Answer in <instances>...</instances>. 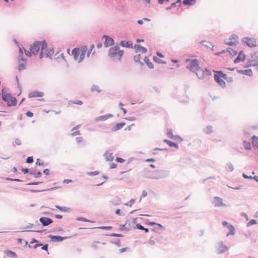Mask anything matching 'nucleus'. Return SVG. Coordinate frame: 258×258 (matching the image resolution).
I'll return each mask as SVG.
<instances>
[{"label":"nucleus","mask_w":258,"mask_h":258,"mask_svg":"<svg viewBox=\"0 0 258 258\" xmlns=\"http://www.w3.org/2000/svg\"><path fill=\"white\" fill-rule=\"evenodd\" d=\"M204 74L207 76H210L211 75V72L209 70L205 69L204 71Z\"/></svg>","instance_id":"69168bd1"},{"label":"nucleus","mask_w":258,"mask_h":258,"mask_svg":"<svg viewBox=\"0 0 258 258\" xmlns=\"http://www.w3.org/2000/svg\"><path fill=\"white\" fill-rule=\"evenodd\" d=\"M15 143L16 144L18 145H21V142L20 141V140L18 138H16L15 139V141H14V142H13V144L14 143Z\"/></svg>","instance_id":"0e129e2a"},{"label":"nucleus","mask_w":258,"mask_h":258,"mask_svg":"<svg viewBox=\"0 0 258 258\" xmlns=\"http://www.w3.org/2000/svg\"><path fill=\"white\" fill-rule=\"evenodd\" d=\"M204 132L207 134H209L212 132V127L211 126H207L204 130Z\"/></svg>","instance_id":"a18cd8bd"},{"label":"nucleus","mask_w":258,"mask_h":258,"mask_svg":"<svg viewBox=\"0 0 258 258\" xmlns=\"http://www.w3.org/2000/svg\"><path fill=\"white\" fill-rule=\"evenodd\" d=\"M72 54L75 60L78 59V57L80 56V50L79 48H74L72 51Z\"/></svg>","instance_id":"4be33fe9"},{"label":"nucleus","mask_w":258,"mask_h":258,"mask_svg":"<svg viewBox=\"0 0 258 258\" xmlns=\"http://www.w3.org/2000/svg\"><path fill=\"white\" fill-rule=\"evenodd\" d=\"M123 51L119 50L118 46H115L110 48L109 50L108 55L113 60L117 59L120 60L123 54Z\"/></svg>","instance_id":"f03ea898"},{"label":"nucleus","mask_w":258,"mask_h":258,"mask_svg":"<svg viewBox=\"0 0 258 258\" xmlns=\"http://www.w3.org/2000/svg\"><path fill=\"white\" fill-rule=\"evenodd\" d=\"M135 200L133 199H131L128 202L125 203L124 205L127 206L131 207L132 205L134 203Z\"/></svg>","instance_id":"13d9d810"},{"label":"nucleus","mask_w":258,"mask_h":258,"mask_svg":"<svg viewBox=\"0 0 258 258\" xmlns=\"http://www.w3.org/2000/svg\"><path fill=\"white\" fill-rule=\"evenodd\" d=\"M245 58V55L242 51H240L239 53L238 56L234 60V63H239L240 61H244V59Z\"/></svg>","instance_id":"f3484780"},{"label":"nucleus","mask_w":258,"mask_h":258,"mask_svg":"<svg viewBox=\"0 0 258 258\" xmlns=\"http://www.w3.org/2000/svg\"><path fill=\"white\" fill-rule=\"evenodd\" d=\"M47 47V44L45 40L42 41H36L31 46L30 50L33 55H36L41 48L39 58L42 59L44 57V50Z\"/></svg>","instance_id":"f257e3e1"},{"label":"nucleus","mask_w":258,"mask_h":258,"mask_svg":"<svg viewBox=\"0 0 258 258\" xmlns=\"http://www.w3.org/2000/svg\"><path fill=\"white\" fill-rule=\"evenodd\" d=\"M52 242H60L68 238V237H62L57 235H50L48 236Z\"/></svg>","instance_id":"f8f14e48"},{"label":"nucleus","mask_w":258,"mask_h":258,"mask_svg":"<svg viewBox=\"0 0 258 258\" xmlns=\"http://www.w3.org/2000/svg\"><path fill=\"white\" fill-rule=\"evenodd\" d=\"M39 221L43 226H47L53 223V220L48 217H41L39 218Z\"/></svg>","instance_id":"9d476101"},{"label":"nucleus","mask_w":258,"mask_h":258,"mask_svg":"<svg viewBox=\"0 0 258 258\" xmlns=\"http://www.w3.org/2000/svg\"><path fill=\"white\" fill-rule=\"evenodd\" d=\"M226 51H228L232 56H235L237 54V52L236 51L230 48H228Z\"/></svg>","instance_id":"ea45409f"},{"label":"nucleus","mask_w":258,"mask_h":258,"mask_svg":"<svg viewBox=\"0 0 258 258\" xmlns=\"http://www.w3.org/2000/svg\"><path fill=\"white\" fill-rule=\"evenodd\" d=\"M222 225L223 226H227V228L229 229V232L227 234V236L230 235H233L235 234V228L233 226L229 224L227 222L224 221L222 223Z\"/></svg>","instance_id":"9b49d317"},{"label":"nucleus","mask_w":258,"mask_h":258,"mask_svg":"<svg viewBox=\"0 0 258 258\" xmlns=\"http://www.w3.org/2000/svg\"><path fill=\"white\" fill-rule=\"evenodd\" d=\"M167 136L169 138H174V136L173 134L172 130L170 129L168 130L167 133Z\"/></svg>","instance_id":"de8ad7c7"},{"label":"nucleus","mask_w":258,"mask_h":258,"mask_svg":"<svg viewBox=\"0 0 258 258\" xmlns=\"http://www.w3.org/2000/svg\"><path fill=\"white\" fill-rule=\"evenodd\" d=\"M170 171L167 170H158L154 172L155 176L153 178L155 179L167 178L169 176Z\"/></svg>","instance_id":"20e7f679"},{"label":"nucleus","mask_w":258,"mask_h":258,"mask_svg":"<svg viewBox=\"0 0 258 258\" xmlns=\"http://www.w3.org/2000/svg\"><path fill=\"white\" fill-rule=\"evenodd\" d=\"M215 72L217 73L216 75L220 76V78H223L225 80L227 76V75L226 74H224L221 71H216Z\"/></svg>","instance_id":"e433bc0d"},{"label":"nucleus","mask_w":258,"mask_h":258,"mask_svg":"<svg viewBox=\"0 0 258 258\" xmlns=\"http://www.w3.org/2000/svg\"><path fill=\"white\" fill-rule=\"evenodd\" d=\"M140 58H141V55L140 54H138V55H135L134 57V60L135 61V62H139L141 65H143V63L141 62L140 61Z\"/></svg>","instance_id":"a19ab883"},{"label":"nucleus","mask_w":258,"mask_h":258,"mask_svg":"<svg viewBox=\"0 0 258 258\" xmlns=\"http://www.w3.org/2000/svg\"><path fill=\"white\" fill-rule=\"evenodd\" d=\"M116 161L119 163H123L124 162V160L120 157H117L115 159Z\"/></svg>","instance_id":"338daca9"},{"label":"nucleus","mask_w":258,"mask_h":258,"mask_svg":"<svg viewBox=\"0 0 258 258\" xmlns=\"http://www.w3.org/2000/svg\"><path fill=\"white\" fill-rule=\"evenodd\" d=\"M105 39V41L104 42V45L105 47H108V46H112L114 44V40L107 35H103L102 36V39Z\"/></svg>","instance_id":"6e6552de"},{"label":"nucleus","mask_w":258,"mask_h":258,"mask_svg":"<svg viewBox=\"0 0 258 258\" xmlns=\"http://www.w3.org/2000/svg\"><path fill=\"white\" fill-rule=\"evenodd\" d=\"M91 90L92 91H96L99 93L101 92V90L99 89L98 86H97V85H92V86L91 88Z\"/></svg>","instance_id":"37998d69"},{"label":"nucleus","mask_w":258,"mask_h":258,"mask_svg":"<svg viewBox=\"0 0 258 258\" xmlns=\"http://www.w3.org/2000/svg\"><path fill=\"white\" fill-rule=\"evenodd\" d=\"M252 143L254 146H255L257 147V148L258 149V137H257L256 136L254 135L252 137Z\"/></svg>","instance_id":"c9c22d12"},{"label":"nucleus","mask_w":258,"mask_h":258,"mask_svg":"<svg viewBox=\"0 0 258 258\" xmlns=\"http://www.w3.org/2000/svg\"><path fill=\"white\" fill-rule=\"evenodd\" d=\"M54 53V51L53 48L47 49L46 48V49L44 50V54H45L46 57L49 58L51 59L52 58V57Z\"/></svg>","instance_id":"a211bd4d"},{"label":"nucleus","mask_w":258,"mask_h":258,"mask_svg":"<svg viewBox=\"0 0 258 258\" xmlns=\"http://www.w3.org/2000/svg\"><path fill=\"white\" fill-rule=\"evenodd\" d=\"M199 79H202L204 76V70L199 67L194 72Z\"/></svg>","instance_id":"6ab92c4d"},{"label":"nucleus","mask_w":258,"mask_h":258,"mask_svg":"<svg viewBox=\"0 0 258 258\" xmlns=\"http://www.w3.org/2000/svg\"><path fill=\"white\" fill-rule=\"evenodd\" d=\"M25 69V64L23 63H20L19 67H18V70L19 71H21L22 70H23Z\"/></svg>","instance_id":"603ef678"},{"label":"nucleus","mask_w":258,"mask_h":258,"mask_svg":"<svg viewBox=\"0 0 258 258\" xmlns=\"http://www.w3.org/2000/svg\"><path fill=\"white\" fill-rule=\"evenodd\" d=\"M87 50V47L86 46H82V47H81V53H80V56L79 58L78 63H80L83 60Z\"/></svg>","instance_id":"ddd939ff"},{"label":"nucleus","mask_w":258,"mask_h":258,"mask_svg":"<svg viewBox=\"0 0 258 258\" xmlns=\"http://www.w3.org/2000/svg\"><path fill=\"white\" fill-rule=\"evenodd\" d=\"M214 200L212 202V204L215 207L226 206V205L223 203V199L217 196L214 198Z\"/></svg>","instance_id":"1a4fd4ad"},{"label":"nucleus","mask_w":258,"mask_h":258,"mask_svg":"<svg viewBox=\"0 0 258 258\" xmlns=\"http://www.w3.org/2000/svg\"><path fill=\"white\" fill-rule=\"evenodd\" d=\"M215 247L217 254H222L229 249L228 247L223 244L222 241L217 242L216 244Z\"/></svg>","instance_id":"39448f33"},{"label":"nucleus","mask_w":258,"mask_h":258,"mask_svg":"<svg viewBox=\"0 0 258 258\" xmlns=\"http://www.w3.org/2000/svg\"><path fill=\"white\" fill-rule=\"evenodd\" d=\"M99 172L98 171H95L93 172H87V175L89 176H95L99 174Z\"/></svg>","instance_id":"c03bdc74"},{"label":"nucleus","mask_w":258,"mask_h":258,"mask_svg":"<svg viewBox=\"0 0 258 258\" xmlns=\"http://www.w3.org/2000/svg\"><path fill=\"white\" fill-rule=\"evenodd\" d=\"M107 235L111 236V237H122L123 236V235L121 234H117V233H112L110 234H108Z\"/></svg>","instance_id":"8fccbe9b"},{"label":"nucleus","mask_w":258,"mask_h":258,"mask_svg":"<svg viewBox=\"0 0 258 258\" xmlns=\"http://www.w3.org/2000/svg\"><path fill=\"white\" fill-rule=\"evenodd\" d=\"M120 45L123 47H126L128 48H132V44H130L129 42L126 41H121L120 43Z\"/></svg>","instance_id":"a878e982"},{"label":"nucleus","mask_w":258,"mask_h":258,"mask_svg":"<svg viewBox=\"0 0 258 258\" xmlns=\"http://www.w3.org/2000/svg\"><path fill=\"white\" fill-rule=\"evenodd\" d=\"M29 174L33 175L35 178H39L41 176L42 173L40 171L35 173L34 171L31 170L30 171Z\"/></svg>","instance_id":"2f4dec72"},{"label":"nucleus","mask_w":258,"mask_h":258,"mask_svg":"<svg viewBox=\"0 0 258 258\" xmlns=\"http://www.w3.org/2000/svg\"><path fill=\"white\" fill-rule=\"evenodd\" d=\"M31 171V169H29L28 168H22V172L24 174L29 173L30 171Z\"/></svg>","instance_id":"e2e57ef3"},{"label":"nucleus","mask_w":258,"mask_h":258,"mask_svg":"<svg viewBox=\"0 0 258 258\" xmlns=\"http://www.w3.org/2000/svg\"><path fill=\"white\" fill-rule=\"evenodd\" d=\"M125 125V123L124 122L117 123L115 125H114L112 128V131H116L122 128Z\"/></svg>","instance_id":"b1692460"},{"label":"nucleus","mask_w":258,"mask_h":258,"mask_svg":"<svg viewBox=\"0 0 258 258\" xmlns=\"http://www.w3.org/2000/svg\"><path fill=\"white\" fill-rule=\"evenodd\" d=\"M214 80L218 84V85L221 86L222 88H224L225 87V82L223 80H222L221 78H220L219 76H218L216 74H214Z\"/></svg>","instance_id":"2eb2a0df"},{"label":"nucleus","mask_w":258,"mask_h":258,"mask_svg":"<svg viewBox=\"0 0 258 258\" xmlns=\"http://www.w3.org/2000/svg\"><path fill=\"white\" fill-rule=\"evenodd\" d=\"M104 156L107 161H112L114 158V157L112 156V153H109L108 151H106L104 154Z\"/></svg>","instance_id":"5701e85b"},{"label":"nucleus","mask_w":258,"mask_h":258,"mask_svg":"<svg viewBox=\"0 0 258 258\" xmlns=\"http://www.w3.org/2000/svg\"><path fill=\"white\" fill-rule=\"evenodd\" d=\"M94 48V44H92L90 46V47L89 48V49L87 51V57H89V56H90V53H91L93 49Z\"/></svg>","instance_id":"864d4df0"},{"label":"nucleus","mask_w":258,"mask_h":258,"mask_svg":"<svg viewBox=\"0 0 258 258\" xmlns=\"http://www.w3.org/2000/svg\"><path fill=\"white\" fill-rule=\"evenodd\" d=\"M76 220L80 221H84V222H90V221L82 217H78L76 218Z\"/></svg>","instance_id":"5fc2aeb1"},{"label":"nucleus","mask_w":258,"mask_h":258,"mask_svg":"<svg viewBox=\"0 0 258 258\" xmlns=\"http://www.w3.org/2000/svg\"><path fill=\"white\" fill-rule=\"evenodd\" d=\"M226 166L228 168V169L230 170V171H233L234 170V167L233 164L231 162H228L226 164Z\"/></svg>","instance_id":"49530a36"},{"label":"nucleus","mask_w":258,"mask_h":258,"mask_svg":"<svg viewBox=\"0 0 258 258\" xmlns=\"http://www.w3.org/2000/svg\"><path fill=\"white\" fill-rule=\"evenodd\" d=\"M56 188H57V187H52V188H49V189H45V190H38L31 189L30 191L32 193H37V192H41V191H53V190H54V189H55Z\"/></svg>","instance_id":"7c9ffc66"},{"label":"nucleus","mask_w":258,"mask_h":258,"mask_svg":"<svg viewBox=\"0 0 258 258\" xmlns=\"http://www.w3.org/2000/svg\"><path fill=\"white\" fill-rule=\"evenodd\" d=\"M257 66L258 67V59H256V60H254L252 61V63H250V64L247 66L246 67H248V66Z\"/></svg>","instance_id":"3c124183"},{"label":"nucleus","mask_w":258,"mask_h":258,"mask_svg":"<svg viewBox=\"0 0 258 258\" xmlns=\"http://www.w3.org/2000/svg\"><path fill=\"white\" fill-rule=\"evenodd\" d=\"M190 61V65L187 66V68H188L190 71L194 72L198 67V60L196 59L190 60L187 59L186 62Z\"/></svg>","instance_id":"423d86ee"},{"label":"nucleus","mask_w":258,"mask_h":258,"mask_svg":"<svg viewBox=\"0 0 258 258\" xmlns=\"http://www.w3.org/2000/svg\"><path fill=\"white\" fill-rule=\"evenodd\" d=\"M113 115L111 114H107L104 115L100 116L95 119V121H103L107 120L108 119L112 117Z\"/></svg>","instance_id":"dca6fc26"},{"label":"nucleus","mask_w":258,"mask_h":258,"mask_svg":"<svg viewBox=\"0 0 258 258\" xmlns=\"http://www.w3.org/2000/svg\"><path fill=\"white\" fill-rule=\"evenodd\" d=\"M163 142L167 143L170 147H174L176 149L179 148V146H178V144L176 143L171 142L167 139L163 140Z\"/></svg>","instance_id":"393cba45"},{"label":"nucleus","mask_w":258,"mask_h":258,"mask_svg":"<svg viewBox=\"0 0 258 258\" xmlns=\"http://www.w3.org/2000/svg\"><path fill=\"white\" fill-rule=\"evenodd\" d=\"M19 61H25L26 59L23 57V52L22 48L19 47V56H18Z\"/></svg>","instance_id":"c85d7f7f"},{"label":"nucleus","mask_w":258,"mask_h":258,"mask_svg":"<svg viewBox=\"0 0 258 258\" xmlns=\"http://www.w3.org/2000/svg\"><path fill=\"white\" fill-rule=\"evenodd\" d=\"M196 0H184L183 3L185 5H193L195 4Z\"/></svg>","instance_id":"4c0bfd02"},{"label":"nucleus","mask_w":258,"mask_h":258,"mask_svg":"<svg viewBox=\"0 0 258 258\" xmlns=\"http://www.w3.org/2000/svg\"><path fill=\"white\" fill-rule=\"evenodd\" d=\"M26 115L29 117H32L33 116V113L32 112L28 111L26 113Z\"/></svg>","instance_id":"774afa93"},{"label":"nucleus","mask_w":258,"mask_h":258,"mask_svg":"<svg viewBox=\"0 0 258 258\" xmlns=\"http://www.w3.org/2000/svg\"><path fill=\"white\" fill-rule=\"evenodd\" d=\"M1 97L2 100L7 102L8 106H14L16 105L17 100L16 98L12 97L10 93H6L4 92L3 89L2 90Z\"/></svg>","instance_id":"7ed1b4c3"},{"label":"nucleus","mask_w":258,"mask_h":258,"mask_svg":"<svg viewBox=\"0 0 258 258\" xmlns=\"http://www.w3.org/2000/svg\"><path fill=\"white\" fill-rule=\"evenodd\" d=\"M33 157L32 156H29L27 157L26 160L27 163H32L33 162Z\"/></svg>","instance_id":"6e6d98bb"},{"label":"nucleus","mask_w":258,"mask_h":258,"mask_svg":"<svg viewBox=\"0 0 258 258\" xmlns=\"http://www.w3.org/2000/svg\"><path fill=\"white\" fill-rule=\"evenodd\" d=\"M134 48L136 52L139 51H142V53H146L147 51V49L144 47H142L140 45L135 44L134 45Z\"/></svg>","instance_id":"412c9836"},{"label":"nucleus","mask_w":258,"mask_h":258,"mask_svg":"<svg viewBox=\"0 0 258 258\" xmlns=\"http://www.w3.org/2000/svg\"><path fill=\"white\" fill-rule=\"evenodd\" d=\"M153 60L155 62H156V63H158L159 64H166V62L165 61L158 58L156 56H154L153 57Z\"/></svg>","instance_id":"58836bf2"},{"label":"nucleus","mask_w":258,"mask_h":258,"mask_svg":"<svg viewBox=\"0 0 258 258\" xmlns=\"http://www.w3.org/2000/svg\"><path fill=\"white\" fill-rule=\"evenodd\" d=\"M55 207L58 209V210L62 211V212H69V208H67L66 207H62V206H60L59 205H55Z\"/></svg>","instance_id":"473e14b6"},{"label":"nucleus","mask_w":258,"mask_h":258,"mask_svg":"<svg viewBox=\"0 0 258 258\" xmlns=\"http://www.w3.org/2000/svg\"><path fill=\"white\" fill-rule=\"evenodd\" d=\"M111 243H113L118 247H120V241L119 239H117L116 241H111Z\"/></svg>","instance_id":"052dcab7"},{"label":"nucleus","mask_w":258,"mask_h":258,"mask_svg":"<svg viewBox=\"0 0 258 258\" xmlns=\"http://www.w3.org/2000/svg\"><path fill=\"white\" fill-rule=\"evenodd\" d=\"M243 42L245 43L249 47H253L256 46V40L253 38L244 37Z\"/></svg>","instance_id":"0eeeda50"},{"label":"nucleus","mask_w":258,"mask_h":258,"mask_svg":"<svg viewBox=\"0 0 258 258\" xmlns=\"http://www.w3.org/2000/svg\"><path fill=\"white\" fill-rule=\"evenodd\" d=\"M256 222H257V221L256 220H254V219H252V220H251L247 224V227H249L250 226H251L252 225H254V224H256Z\"/></svg>","instance_id":"09e8293b"},{"label":"nucleus","mask_w":258,"mask_h":258,"mask_svg":"<svg viewBox=\"0 0 258 258\" xmlns=\"http://www.w3.org/2000/svg\"><path fill=\"white\" fill-rule=\"evenodd\" d=\"M44 95V93L42 92H39L38 91H34L30 92L28 94L29 98L34 97H42Z\"/></svg>","instance_id":"4468645a"},{"label":"nucleus","mask_w":258,"mask_h":258,"mask_svg":"<svg viewBox=\"0 0 258 258\" xmlns=\"http://www.w3.org/2000/svg\"><path fill=\"white\" fill-rule=\"evenodd\" d=\"M97 243H100L98 241H94L93 242V243L92 244V247L94 249H98V247L97 246Z\"/></svg>","instance_id":"4d7b16f0"},{"label":"nucleus","mask_w":258,"mask_h":258,"mask_svg":"<svg viewBox=\"0 0 258 258\" xmlns=\"http://www.w3.org/2000/svg\"><path fill=\"white\" fill-rule=\"evenodd\" d=\"M121 202V199L119 197H115L114 199H112L111 201L112 203L114 205H118L120 202Z\"/></svg>","instance_id":"f704fd0d"},{"label":"nucleus","mask_w":258,"mask_h":258,"mask_svg":"<svg viewBox=\"0 0 258 258\" xmlns=\"http://www.w3.org/2000/svg\"><path fill=\"white\" fill-rule=\"evenodd\" d=\"M237 72L240 74H244L249 76H251L253 74L252 71L250 69L246 70H237Z\"/></svg>","instance_id":"aec40b11"},{"label":"nucleus","mask_w":258,"mask_h":258,"mask_svg":"<svg viewBox=\"0 0 258 258\" xmlns=\"http://www.w3.org/2000/svg\"><path fill=\"white\" fill-rule=\"evenodd\" d=\"M238 39V37L236 34H232L230 38H229V40H237Z\"/></svg>","instance_id":"bf43d9fd"},{"label":"nucleus","mask_w":258,"mask_h":258,"mask_svg":"<svg viewBox=\"0 0 258 258\" xmlns=\"http://www.w3.org/2000/svg\"><path fill=\"white\" fill-rule=\"evenodd\" d=\"M5 253H6L7 256H8L10 257L16 258L17 257L16 253L12 251L6 250Z\"/></svg>","instance_id":"cd10ccee"},{"label":"nucleus","mask_w":258,"mask_h":258,"mask_svg":"<svg viewBox=\"0 0 258 258\" xmlns=\"http://www.w3.org/2000/svg\"><path fill=\"white\" fill-rule=\"evenodd\" d=\"M243 145L246 150H250L251 148V143L250 142H247V141H243Z\"/></svg>","instance_id":"c756f323"},{"label":"nucleus","mask_w":258,"mask_h":258,"mask_svg":"<svg viewBox=\"0 0 258 258\" xmlns=\"http://www.w3.org/2000/svg\"><path fill=\"white\" fill-rule=\"evenodd\" d=\"M144 61L150 69L154 68V64L150 61V60L148 57H144Z\"/></svg>","instance_id":"bb28decb"},{"label":"nucleus","mask_w":258,"mask_h":258,"mask_svg":"<svg viewBox=\"0 0 258 258\" xmlns=\"http://www.w3.org/2000/svg\"><path fill=\"white\" fill-rule=\"evenodd\" d=\"M45 230H22L21 232H38V233H42L44 232Z\"/></svg>","instance_id":"79ce46f5"},{"label":"nucleus","mask_w":258,"mask_h":258,"mask_svg":"<svg viewBox=\"0 0 258 258\" xmlns=\"http://www.w3.org/2000/svg\"><path fill=\"white\" fill-rule=\"evenodd\" d=\"M136 227L139 230H144L146 233H147L149 232V229L148 228L144 227L142 225L140 224H137L136 225Z\"/></svg>","instance_id":"72a5a7b5"},{"label":"nucleus","mask_w":258,"mask_h":258,"mask_svg":"<svg viewBox=\"0 0 258 258\" xmlns=\"http://www.w3.org/2000/svg\"><path fill=\"white\" fill-rule=\"evenodd\" d=\"M112 228V227L111 226H101L98 227L99 229L104 230H110Z\"/></svg>","instance_id":"680f3d73"}]
</instances>
